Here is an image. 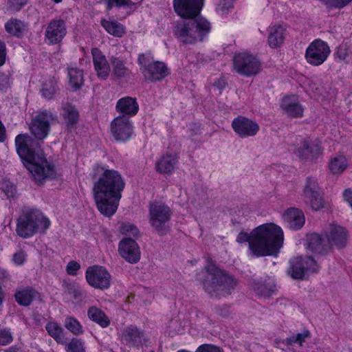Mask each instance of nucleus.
Listing matches in <instances>:
<instances>
[{"mask_svg":"<svg viewBox=\"0 0 352 352\" xmlns=\"http://www.w3.org/2000/svg\"><path fill=\"white\" fill-rule=\"evenodd\" d=\"M305 91L311 97H318L322 95L323 87L321 81L316 77L307 78L305 81Z\"/></svg>","mask_w":352,"mask_h":352,"instance_id":"obj_37","label":"nucleus"},{"mask_svg":"<svg viewBox=\"0 0 352 352\" xmlns=\"http://www.w3.org/2000/svg\"><path fill=\"white\" fill-rule=\"evenodd\" d=\"M94 180L92 193L98 211L107 217H112L117 211L125 182L116 170L105 164H96L91 174Z\"/></svg>","mask_w":352,"mask_h":352,"instance_id":"obj_1","label":"nucleus"},{"mask_svg":"<svg viewBox=\"0 0 352 352\" xmlns=\"http://www.w3.org/2000/svg\"><path fill=\"white\" fill-rule=\"evenodd\" d=\"M116 109L118 112L122 113V116L129 118L137 114L139 105L135 98L125 96L117 101Z\"/></svg>","mask_w":352,"mask_h":352,"instance_id":"obj_26","label":"nucleus"},{"mask_svg":"<svg viewBox=\"0 0 352 352\" xmlns=\"http://www.w3.org/2000/svg\"><path fill=\"white\" fill-rule=\"evenodd\" d=\"M309 336V332L308 331H304L300 333H298L292 337L287 338L284 343L287 346H292L294 344H298L299 346H302V343L305 342V340Z\"/></svg>","mask_w":352,"mask_h":352,"instance_id":"obj_44","label":"nucleus"},{"mask_svg":"<svg viewBox=\"0 0 352 352\" xmlns=\"http://www.w3.org/2000/svg\"><path fill=\"white\" fill-rule=\"evenodd\" d=\"M206 278L203 280L205 290L212 296L230 294L236 285V281L223 270L208 261L205 267Z\"/></svg>","mask_w":352,"mask_h":352,"instance_id":"obj_5","label":"nucleus"},{"mask_svg":"<svg viewBox=\"0 0 352 352\" xmlns=\"http://www.w3.org/2000/svg\"><path fill=\"white\" fill-rule=\"evenodd\" d=\"M138 62L140 66V70L147 81H160L169 74L166 64L161 61L154 60L150 52L140 54Z\"/></svg>","mask_w":352,"mask_h":352,"instance_id":"obj_7","label":"nucleus"},{"mask_svg":"<svg viewBox=\"0 0 352 352\" xmlns=\"http://www.w3.org/2000/svg\"><path fill=\"white\" fill-rule=\"evenodd\" d=\"M282 219L292 230H300L305 224V219L303 212L296 208L287 209L282 214Z\"/></svg>","mask_w":352,"mask_h":352,"instance_id":"obj_21","label":"nucleus"},{"mask_svg":"<svg viewBox=\"0 0 352 352\" xmlns=\"http://www.w3.org/2000/svg\"><path fill=\"white\" fill-rule=\"evenodd\" d=\"M235 0H215V10L219 15L227 14L234 7Z\"/></svg>","mask_w":352,"mask_h":352,"instance_id":"obj_39","label":"nucleus"},{"mask_svg":"<svg viewBox=\"0 0 352 352\" xmlns=\"http://www.w3.org/2000/svg\"><path fill=\"white\" fill-rule=\"evenodd\" d=\"M150 352H154V351H150Z\"/></svg>","mask_w":352,"mask_h":352,"instance_id":"obj_60","label":"nucleus"},{"mask_svg":"<svg viewBox=\"0 0 352 352\" xmlns=\"http://www.w3.org/2000/svg\"><path fill=\"white\" fill-rule=\"evenodd\" d=\"M27 260V254L22 250H17L12 256V262L15 265H22Z\"/></svg>","mask_w":352,"mask_h":352,"instance_id":"obj_47","label":"nucleus"},{"mask_svg":"<svg viewBox=\"0 0 352 352\" xmlns=\"http://www.w3.org/2000/svg\"><path fill=\"white\" fill-rule=\"evenodd\" d=\"M307 248L318 254L325 252L329 247L327 238L322 239L320 235L312 233L307 236Z\"/></svg>","mask_w":352,"mask_h":352,"instance_id":"obj_32","label":"nucleus"},{"mask_svg":"<svg viewBox=\"0 0 352 352\" xmlns=\"http://www.w3.org/2000/svg\"><path fill=\"white\" fill-rule=\"evenodd\" d=\"M119 254L130 263H136L140 259V250L136 241L129 237L122 239L118 245Z\"/></svg>","mask_w":352,"mask_h":352,"instance_id":"obj_18","label":"nucleus"},{"mask_svg":"<svg viewBox=\"0 0 352 352\" xmlns=\"http://www.w3.org/2000/svg\"><path fill=\"white\" fill-rule=\"evenodd\" d=\"M48 334L58 344H65V338L63 334V329L55 321H49L45 325Z\"/></svg>","mask_w":352,"mask_h":352,"instance_id":"obj_34","label":"nucleus"},{"mask_svg":"<svg viewBox=\"0 0 352 352\" xmlns=\"http://www.w3.org/2000/svg\"><path fill=\"white\" fill-rule=\"evenodd\" d=\"M6 138V129L2 122L0 120V142L5 141Z\"/></svg>","mask_w":352,"mask_h":352,"instance_id":"obj_57","label":"nucleus"},{"mask_svg":"<svg viewBox=\"0 0 352 352\" xmlns=\"http://www.w3.org/2000/svg\"><path fill=\"white\" fill-rule=\"evenodd\" d=\"M281 108L290 116L300 118L303 116L304 107L296 96H285L283 98Z\"/></svg>","mask_w":352,"mask_h":352,"instance_id":"obj_23","label":"nucleus"},{"mask_svg":"<svg viewBox=\"0 0 352 352\" xmlns=\"http://www.w3.org/2000/svg\"><path fill=\"white\" fill-rule=\"evenodd\" d=\"M120 232L125 236L138 237L140 234V231L138 227L129 222H121L119 227Z\"/></svg>","mask_w":352,"mask_h":352,"instance_id":"obj_42","label":"nucleus"},{"mask_svg":"<svg viewBox=\"0 0 352 352\" xmlns=\"http://www.w3.org/2000/svg\"><path fill=\"white\" fill-rule=\"evenodd\" d=\"M67 34L65 21L53 19L47 25L45 36L50 44L59 43Z\"/></svg>","mask_w":352,"mask_h":352,"instance_id":"obj_19","label":"nucleus"},{"mask_svg":"<svg viewBox=\"0 0 352 352\" xmlns=\"http://www.w3.org/2000/svg\"><path fill=\"white\" fill-rule=\"evenodd\" d=\"M100 24L107 33L115 37L121 38L126 33L125 27L113 19H102Z\"/></svg>","mask_w":352,"mask_h":352,"instance_id":"obj_30","label":"nucleus"},{"mask_svg":"<svg viewBox=\"0 0 352 352\" xmlns=\"http://www.w3.org/2000/svg\"><path fill=\"white\" fill-rule=\"evenodd\" d=\"M91 54L97 76L100 78L105 79L110 72V67L105 56L98 48L92 49Z\"/></svg>","mask_w":352,"mask_h":352,"instance_id":"obj_24","label":"nucleus"},{"mask_svg":"<svg viewBox=\"0 0 352 352\" xmlns=\"http://www.w3.org/2000/svg\"><path fill=\"white\" fill-rule=\"evenodd\" d=\"M66 352H85V343L81 339L73 338L65 346Z\"/></svg>","mask_w":352,"mask_h":352,"instance_id":"obj_43","label":"nucleus"},{"mask_svg":"<svg viewBox=\"0 0 352 352\" xmlns=\"http://www.w3.org/2000/svg\"><path fill=\"white\" fill-rule=\"evenodd\" d=\"M236 241L239 244L248 243L250 253L256 257L276 254L284 241L283 229L274 223L261 224L250 232H240Z\"/></svg>","mask_w":352,"mask_h":352,"instance_id":"obj_3","label":"nucleus"},{"mask_svg":"<svg viewBox=\"0 0 352 352\" xmlns=\"http://www.w3.org/2000/svg\"><path fill=\"white\" fill-rule=\"evenodd\" d=\"M56 91L55 87V81L54 79H49L47 81L44 82L40 90L41 96L45 99H52Z\"/></svg>","mask_w":352,"mask_h":352,"instance_id":"obj_41","label":"nucleus"},{"mask_svg":"<svg viewBox=\"0 0 352 352\" xmlns=\"http://www.w3.org/2000/svg\"><path fill=\"white\" fill-rule=\"evenodd\" d=\"M214 87L217 88L219 91H221L226 85V81L224 78H219L214 83Z\"/></svg>","mask_w":352,"mask_h":352,"instance_id":"obj_56","label":"nucleus"},{"mask_svg":"<svg viewBox=\"0 0 352 352\" xmlns=\"http://www.w3.org/2000/svg\"><path fill=\"white\" fill-rule=\"evenodd\" d=\"M177 155L175 153H167L163 155L155 164L156 170L161 173H171L177 162Z\"/></svg>","mask_w":352,"mask_h":352,"instance_id":"obj_29","label":"nucleus"},{"mask_svg":"<svg viewBox=\"0 0 352 352\" xmlns=\"http://www.w3.org/2000/svg\"><path fill=\"white\" fill-rule=\"evenodd\" d=\"M232 128L241 138L255 136L259 131L258 124L254 120L245 116H239L232 122Z\"/></svg>","mask_w":352,"mask_h":352,"instance_id":"obj_17","label":"nucleus"},{"mask_svg":"<svg viewBox=\"0 0 352 352\" xmlns=\"http://www.w3.org/2000/svg\"><path fill=\"white\" fill-rule=\"evenodd\" d=\"M6 352H18L17 350L14 348L10 347L9 348Z\"/></svg>","mask_w":352,"mask_h":352,"instance_id":"obj_58","label":"nucleus"},{"mask_svg":"<svg viewBox=\"0 0 352 352\" xmlns=\"http://www.w3.org/2000/svg\"><path fill=\"white\" fill-rule=\"evenodd\" d=\"M301 197L303 201L314 210H320L324 207L318 181L314 177H307L302 188Z\"/></svg>","mask_w":352,"mask_h":352,"instance_id":"obj_8","label":"nucleus"},{"mask_svg":"<svg viewBox=\"0 0 352 352\" xmlns=\"http://www.w3.org/2000/svg\"><path fill=\"white\" fill-rule=\"evenodd\" d=\"M121 338L123 342L133 346H140L147 341L146 336L135 326L124 328L121 333Z\"/></svg>","mask_w":352,"mask_h":352,"instance_id":"obj_25","label":"nucleus"},{"mask_svg":"<svg viewBox=\"0 0 352 352\" xmlns=\"http://www.w3.org/2000/svg\"><path fill=\"white\" fill-rule=\"evenodd\" d=\"M329 245L343 248L347 241V233L344 228L335 224H329L324 230Z\"/></svg>","mask_w":352,"mask_h":352,"instance_id":"obj_20","label":"nucleus"},{"mask_svg":"<svg viewBox=\"0 0 352 352\" xmlns=\"http://www.w3.org/2000/svg\"><path fill=\"white\" fill-rule=\"evenodd\" d=\"M6 32L16 36H21L25 30V24L16 19H11L5 24Z\"/></svg>","mask_w":352,"mask_h":352,"instance_id":"obj_38","label":"nucleus"},{"mask_svg":"<svg viewBox=\"0 0 352 352\" xmlns=\"http://www.w3.org/2000/svg\"><path fill=\"white\" fill-rule=\"evenodd\" d=\"M6 59V47L3 42L0 40V67L3 65Z\"/></svg>","mask_w":352,"mask_h":352,"instance_id":"obj_53","label":"nucleus"},{"mask_svg":"<svg viewBox=\"0 0 352 352\" xmlns=\"http://www.w3.org/2000/svg\"><path fill=\"white\" fill-rule=\"evenodd\" d=\"M68 292L75 300L79 299L83 294V291L75 285L72 286Z\"/></svg>","mask_w":352,"mask_h":352,"instance_id":"obj_52","label":"nucleus"},{"mask_svg":"<svg viewBox=\"0 0 352 352\" xmlns=\"http://www.w3.org/2000/svg\"><path fill=\"white\" fill-rule=\"evenodd\" d=\"M85 278L87 283L95 289H106L111 285V276L102 266L89 267L85 272Z\"/></svg>","mask_w":352,"mask_h":352,"instance_id":"obj_12","label":"nucleus"},{"mask_svg":"<svg viewBox=\"0 0 352 352\" xmlns=\"http://www.w3.org/2000/svg\"><path fill=\"white\" fill-rule=\"evenodd\" d=\"M287 35L286 29L280 25H273L268 28L267 43L271 48L280 47Z\"/></svg>","mask_w":352,"mask_h":352,"instance_id":"obj_27","label":"nucleus"},{"mask_svg":"<svg viewBox=\"0 0 352 352\" xmlns=\"http://www.w3.org/2000/svg\"><path fill=\"white\" fill-rule=\"evenodd\" d=\"M251 287L257 296L267 298L274 293L276 283L273 277H267L253 280Z\"/></svg>","mask_w":352,"mask_h":352,"instance_id":"obj_22","label":"nucleus"},{"mask_svg":"<svg viewBox=\"0 0 352 352\" xmlns=\"http://www.w3.org/2000/svg\"><path fill=\"white\" fill-rule=\"evenodd\" d=\"M112 66L113 72L118 77L125 76L128 73V69L124 63L118 58H114L112 60Z\"/></svg>","mask_w":352,"mask_h":352,"instance_id":"obj_45","label":"nucleus"},{"mask_svg":"<svg viewBox=\"0 0 352 352\" xmlns=\"http://www.w3.org/2000/svg\"><path fill=\"white\" fill-rule=\"evenodd\" d=\"M16 153L23 165L35 180L41 182L45 178L55 177L54 166L45 159L40 146L26 134H19L15 138Z\"/></svg>","mask_w":352,"mask_h":352,"instance_id":"obj_4","label":"nucleus"},{"mask_svg":"<svg viewBox=\"0 0 352 352\" xmlns=\"http://www.w3.org/2000/svg\"><path fill=\"white\" fill-rule=\"evenodd\" d=\"M64 325L68 331L74 335H80L83 333L82 326L77 319L73 317H67Z\"/></svg>","mask_w":352,"mask_h":352,"instance_id":"obj_40","label":"nucleus"},{"mask_svg":"<svg viewBox=\"0 0 352 352\" xmlns=\"http://www.w3.org/2000/svg\"><path fill=\"white\" fill-rule=\"evenodd\" d=\"M36 294L35 290L31 287L22 288L15 294V299L19 304L27 306L30 304Z\"/></svg>","mask_w":352,"mask_h":352,"instance_id":"obj_35","label":"nucleus"},{"mask_svg":"<svg viewBox=\"0 0 352 352\" xmlns=\"http://www.w3.org/2000/svg\"><path fill=\"white\" fill-rule=\"evenodd\" d=\"M57 121V116L48 111L38 113L33 120L30 125L32 134L38 140H43L50 130V123Z\"/></svg>","mask_w":352,"mask_h":352,"instance_id":"obj_13","label":"nucleus"},{"mask_svg":"<svg viewBox=\"0 0 352 352\" xmlns=\"http://www.w3.org/2000/svg\"><path fill=\"white\" fill-rule=\"evenodd\" d=\"M55 3H60L63 0H52Z\"/></svg>","mask_w":352,"mask_h":352,"instance_id":"obj_59","label":"nucleus"},{"mask_svg":"<svg viewBox=\"0 0 352 352\" xmlns=\"http://www.w3.org/2000/svg\"><path fill=\"white\" fill-rule=\"evenodd\" d=\"M27 0H10V4L14 7L15 10H18L20 7L25 4Z\"/></svg>","mask_w":352,"mask_h":352,"instance_id":"obj_55","label":"nucleus"},{"mask_svg":"<svg viewBox=\"0 0 352 352\" xmlns=\"http://www.w3.org/2000/svg\"><path fill=\"white\" fill-rule=\"evenodd\" d=\"M150 223L157 231L162 232L170 220L171 212L168 206L160 203H152L149 207Z\"/></svg>","mask_w":352,"mask_h":352,"instance_id":"obj_16","label":"nucleus"},{"mask_svg":"<svg viewBox=\"0 0 352 352\" xmlns=\"http://www.w3.org/2000/svg\"><path fill=\"white\" fill-rule=\"evenodd\" d=\"M129 0H104L107 9H111L113 6H122L126 4Z\"/></svg>","mask_w":352,"mask_h":352,"instance_id":"obj_51","label":"nucleus"},{"mask_svg":"<svg viewBox=\"0 0 352 352\" xmlns=\"http://www.w3.org/2000/svg\"><path fill=\"white\" fill-rule=\"evenodd\" d=\"M60 115L68 128H73L79 119V113L76 108L68 103L62 106Z\"/></svg>","mask_w":352,"mask_h":352,"instance_id":"obj_31","label":"nucleus"},{"mask_svg":"<svg viewBox=\"0 0 352 352\" xmlns=\"http://www.w3.org/2000/svg\"><path fill=\"white\" fill-rule=\"evenodd\" d=\"M175 12L188 20L176 21L173 28L174 36L184 44H194L201 41L210 31V23L204 18L192 19L198 16L204 5V0H174Z\"/></svg>","mask_w":352,"mask_h":352,"instance_id":"obj_2","label":"nucleus"},{"mask_svg":"<svg viewBox=\"0 0 352 352\" xmlns=\"http://www.w3.org/2000/svg\"><path fill=\"white\" fill-rule=\"evenodd\" d=\"M349 55V50L346 44L340 45L335 53V56L340 60H345Z\"/></svg>","mask_w":352,"mask_h":352,"instance_id":"obj_49","label":"nucleus"},{"mask_svg":"<svg viewBox=\"0 0 352 352\" xmlns=\"http://www.w3.org/2000/svg\"><path fill=\"white\" fill-rule=\"evenodd\" d=\"M1 188L8 198H13L16 193V187L9 181H5L1 184Z\"/></svg>","mask_w":352,"mask_h":352,"instance_id":"obj_46","label":"nucleus"},{"mask_svg":"<svg viewBox=\"0 0 352 352\" xmlns=\"http://www.w3.org/2000/svg\"><path fill=\"white\" fill-rule=\"evenodd\" d=\"M87 316L91 320L102 328H106L110 324V320L107 316L96 306H91L88 309Z\"/></svg>","mask_w":352,"mask_h":352,"instance_id":"obj_33","label":"nucleus"},{"mask_svg":"<svg viewBox=\"0 0 352 352\" xmlns=\"http://www.w3.org/2000/svg\"><path fill=\"white\" fill-rule=\"evenodd\" d=\"M293 153L301 160L313 161L322 153V149L316 141L301 138L294 146Z\"/></svg>","mask_w":352,"mask_h":352,"instance_id":"obj_14","label":"nucleus"},{"mask_svg":"<svg viewBox=\"0 0 352 352\" xmlns=\"http://www.w3.org/2000/svg\"><path fill=\"white\" fill-rule=\"evenodd\" d=\"M318 265L311 257H295L289 261L287 274L294 279L302 278L308 272H316Z\"/></svg>","mask_w":352,"mask_h":352,"instance_id":"obj_10","label":"nucleus"},{"mask_svg":"<svg viewBox=\"0 0 352 352\" xmlns=\"http://www.w3.org/2000/svg\"><path fill=\"white\" fill-rule=\"evenodd\" d=\"M111 132L117 141L126 142L134 134V126L128 117L119 116L111 122Z\"/></svg>","mask_w":352,"mask_h":352,"instance_id":"obj_15","label":"nucleus"},{"mask_svg":"<svg viewBox=\"0 0 352 352\" xmlns=\"http://www.w3.org/2000/svg\"><path fill=\"white\" fill-rule=\"evenodd\" d=\"M13 340L12 333L10 329H4L0 330V345H7Z\"/></svg>","mask_w":352,"mask_h":352,"instance_id":"obj_48","label":"nucleus"},{"mask_svg":"<svg viewBox=\"0 0 352 352\" xmlns=\"http://www.w3.org/2000/svg\"><path fill=\"white\" fill-rule=\"evenodd\" d=\"M330 52V47L326 42L316 39L308 45L305 52V59L309 64L319 66L325 62Z\"/></svg>","mask_w":352,"mask_h":352,"instance_id":"obj_9","label":"nucleus"},{"mask_svg":"<svg viewBox=\"0 0 352 352\" xmlns=\"http://www.w3.org/2000/svg\"><path fill=\"white\" fill-rule=\"evenodd\" d=\"M50 219L38 210H24L16 223V233L23 238H30L38 231L45 232L50 226Z\"/></svg>","mask_w":352,"mask_h":352,"instance_id":"obj_6","label":"nucleus"},{"mask_svg":"<svg viewBox=\"0 0 352 352\" xmlns=\"http://www.w3.org/2000/svg\"><path fill=\"white\" fill-rule=\"evenodd\" d=\"M10 83L9 76L0 72V89L7 88Z\"/></svg>","mask_w":352,"mask_h":352,"instance_id":"obj_54","label":"nucleus"},{"mask_svg":"<svg viewBox=\"0 0 352 352\" xmlns=\"http://www.w3.org/2000/svg\"><path fill=\"white\" fill-rule=\"evenodd\" d=\"M69 78V84L70 87L76 90L81 87L83 85L82 71L76 67H69L67 71Z\"/></svg>","mask_w":352,"mask_h":352,"instance_id":"obj_36","label":"nucleus"},{"mask_svg":"<svg viewBox=\"0 0 352 352\" xmlns=\"http://www.w3.org/2000/svg\"><path fill=\"white\" fill-rule=\"evenodd\" d=\"M349 158L343 153H337L328 162V169L335 175L343 173L349 167Z\"/></svg>","mask_w":352,"mask_h":352,"instance_id":"obj_28","label":"nucleus"},{"mask_svg":"<svg viewBox=\"0 0 352 352\" xmlns=\"http://www.w3.org/2000/svg\"><path fill=\"white\" fill-rule=\"evenodd\" d=\"M80 265L76 261H70L67 267L66 272L68 274L75 276L77 274L78 270L80 269Z\"/></svg>","mask_w":352,"mask_h":352,"instance_id":"obj_50","label":"nucleus"},{"mask_svg":"<svg viewBox=\"0 0 352 352\" xmlns=\"http://www.w3.org/2000/svg\"><path fill=\"white\" fill-rule=\"evenodd\" d=\"M233 66L237 73L245 76L256 75L260 71L258 60L246 52L238 54L234 56Z\"/></svg>","mask_w":352,"mask_h":352,"instance_id":"obj_11","label":"nucleus"}]
</instances>
